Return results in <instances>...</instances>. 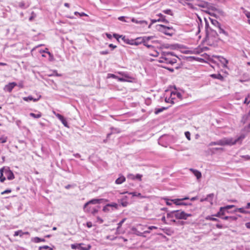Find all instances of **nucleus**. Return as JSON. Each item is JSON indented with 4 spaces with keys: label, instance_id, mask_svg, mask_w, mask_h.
Here are the masks:
<instances>
[{
    "label": "nucleus",
    "instance_id": "nucleus-20",
    "mask_svg": "<svg viewBox=\"0 0 250 250\" xmlns=\"http://www.w3.org/2000/svg\"><path fill=\"white\" fill-rule=\"evenodd\" d=\"M210 76L214 79H217L221 81L224 80V77L220 74H211Z\"/></svg>",
    "mask_w": 250,
    "mask_h": 250
},
{
    "label": "nucleus",
    "instance_id": "nucleus-27",
    "mask_svg": "<svg viewBox=\"0 0 250 250\" xmlns=\"http://www.w3.org/2000/svg\"><path fill=\"white\" fill-rule=\"evenodd\" d=\"M28 232H25V233H23L22 232V231L21 230H18V231H16L14 233V236H17L18 235H20V236H22L23 235V234H28Z\"/></svg>",
    "mask_w": 250,
    "mask_h": 250
},
{
    "label": "nucleus",
    "instance_id": "nucleus-58",
    "mask_svg": "<svg viewBox=\"0 0 250 250\" xmlns=\"http://www.w3.org/2000/svg\"><path fill=\"white\" fill-rule=\"evenodd\" d=\"M97 220L100 223H102L104 222V220L100 218L99 217H97Z\"/></svg>",
    "mask_w": 250,
    "mask_h": 250
},
{
    "label": "nucleus",
    "instance_id": "nucleus-24",
    "mask_svg": "<svg viewBox=\"0 0 250 250\" xmlns=\"http://www.w3.org/2000/svg\"><path fill=\"white\" fill-rule=\"evenodd\" d=\"M33 241L35 243H38L41 242H44L45 241V240L43 238H41L38 237H35L33 238Z\"/></svg>",
    "mask_w": 250,
    "mask_h": 250
},
{
    "label": "nucleus",
    "instance_id": "nucleus-47",
    "mask_svg": "<svg viewBox=\"0 0 250 250\" xmlns=\"http://www.w3.org/2000/svg\"><path fill=\"white\" fill-rule=\"evenodd\" d=\"M234 207V205H228L226 207H224V208H225V209H230Z\"/></svg>",
    "mask_w": 250,
    "mask_h": 250
},
{
    "label": "nucleus",
    "instance_id": "nucleus-23",
    "mask_svg": "<svg viewBox=\"0 0 250 250\" xmlns=\"http://www.w3.org/2000/svg\"><path fill=\"white\" fill-rule=\"evenodd\" d=\"M81 243H76L71 245V248L72 250H80Z\"/></svg>",
    "mask_w": 250,
    "mask_h": 250
},
{
    "label": "nucleus",
    "instance_id": "nucleus-46",
    "mask_svg": "<svg viewBox=\"0 0 250 250\" xmlns=\"http://www.w3.org/2000/svg\"><path fill=\"white\" fill-rule=\"evenodd\" d=\"M108 78H112L114 79H117L118 77L113 74H108Z\"/></svg>",
    "mask_w": 250,
    "mask_h": 250
},
{
    "label": "nucleus",
    "instance_id": "nucleus-54",
    "mask_svg": "<svg viewBox=\"0 0 250 250\" xmlns=\"http://www.w3.org/2000/svg\"><path fill=\"white\" fill-rule=\"evenodd\" d=\"M216 227L217 228L219 229H222L223 228L222 225L219 224H216Z\"/></svg>",
    "mask_w": 250,
    "mask_h": 250
},
{
    "label": "nucleus",
    "instance_id": "nucleus-10",
    "mask_svg": "<svg viewBox=\"0 0 250 250\" xmlns=\"http://www.w3.org/2000/svg\"><path fill=\"white\" fill-rule=\"evenodd\" d=\"M112 208L117 209L118 208V205L116 203H113L112 204H108L105 206L103 209L104 212H107L111 210L110 208L112 210Z\"/></svg>",
    "mask_w": 250,
    "mask_h": 250
},
{
    "label": "nucleus",
    "instance_id": "nucleus-64",
    "mask_svg": "<svg viewBox=\"0 0 250 250\" xmlns=\"http://www.w3.org/2000/svg\"><path fill=\"white\" fill-rule=\"evenodd\" d=\"M245 208H246V209H249V208H250V203H248L247 204V206H246Z\"/></svg>",
    "mask_w": 250,
    "mask_h": 250
},
{
    "label": "nucleus",
    "instance_id": "nucleus-42",
    "mask_svg": "<svg viewBox=\"0 0 250 250\" xmlns=\"http://www.w3.org/2000/svg\"><path fill=\"white\" fill-rule=\"evenodd\" d=\"M225 208L224 207H221L220 208L219 212L220 214L222 215H224L225 214Z\"/></svg>",
    "mask_w": 250,
    "mask_h": 250
},
{
    "label": "nucleus",
    "instance_id": "nucleus-56",
    "mask_svg": "<svg viewBox=\"0 0 250 250\" xmlns=\"http://www.w3.org/2000/svg\"><path fill=\"white\" fill-rule=\"evenodd\" d=\"M162 21H164V22H167V20L165 19V16H164V17H162L160 19Z\"/></svg>",
    "mask_w": 250,
    "mask_h": 250
},
{
    "label": "nucleus",
    "instance_id": "nucleus-45",
    "mask_svg": "<svg viewBox=\"0 0 250 250\" xmlns=\"http://www.w3.org/2000/svg\"><path fill=\"white\" fill-rule=\"evenodd\" d=\"M220 140L217 141V142H211L209 144L210 146H213V145H220Z\"/></svg>",
    "mask_w": 250,
    "mask_h": 250
},
{
    "label": "nucleus",
    "instance_id": "nucleus-25",
    "mask_svg": "<svg viewBox=\"0 0 250 250\" xmlns=\"http://www.w3.org/2000/svg\"><path fill=\"white\" fill-rule=\"evenodd\" d=\"M42 113L40 112H38V114H35L33 113H30V116L34 118H39L42 117Z\"/></svg>",
    "mask_w": 250,
    "mask_h": 250
},
{
    "label": "nucleus",
    "instance_id": "nucleus-26",
    "mask_svg": "<svg viewBox=\"0 0 250 250\" xmlns=\"http://www.w3.org/2000/svg\"><path fill=\"white\" fill-rule=\"evenodd\" d=\"M167 107H162L159 108H156L154 111L155 114H158L164 110L167 109Z\"/></svg>",
    "mask_w": 250,
    "mask_h": 250
},
{
    "label": "nucleus",
    "instance_id": "nucleus-9",
    "mask_svg": "<svg viewBox=\"0 0 250 250\" xmlns=\"http://www.w3.org/2000/svg\"><path fill=\"white\" fill-rule=\"evenodd\" d=\"M3 173L6 175L7 178L9 180H13L15 178V176L13 172L9 169V167L6 168L4 167Z\"/></svg>",
    "mask_w": 250,
    "mask_h": 250
},
{
    "label": "nucleus",
    "instance_id": "nucleus-34",
    "mask_svg": "<svg viewBox=\"0 0 250 250\" xmlns=\"http://www.w3.org/2000/svg\"><path fill=\"white\" fill-rule=\"evenodd\" d=\"M142 42H143L144 45L146 46L148 48H153V46L151 44H148L147 42L143 39H142Z\"/></svg>",
    "mask_w": 250,
    "mask_h": 250
},
{
    "label": "nucleus",
    "instance_id": "nucleus-38",
    "mask_svg": "<svg viewBox=\"0 0 250 250\" xmlns=\"http://www.w3.org/2000/svg\"><path fill=\"white\" fill-rule=\"evenodd\" d=\"M42 249H45V250L49 249V250H52V249L50 248L48 246H43L40 247H39V250H41Z\"/></svg>",
    "mask_w": 250,
    "mask_h": 250
},
{
    "label": "nucleus",
    "instance_id": "nucleus-30",
    "mask_svg": "<svg viewBox=\"0 0 250 250\" xmlns=\"http://www.w3.org/2000/svg\"><path fill=\"white\" fill-rule=\"evenodd\" d=\"M237 210H238V212H239L240 213H244V214H247V213H250V212L246 210L245 209V208H238L237 209Z\"/></svg>",
    "mask_w": 250,
    "mask_h": 250
},
{
    "label": "nucleus",
    "instance_id": "nucleus-40",
    "mask_svg": "<svg viewBox=\"0 0 250 250\" xmlns=\"http://www.w3.org/2000/svg\"><path fill=\"white\" fill-rule=\"evenodd\" d=\"M36 17V14L34 13V12H32L31 13V16H30V17L29 19V21H32Z\"/></svg>",
    "mask_w": 250,
    "mask_h": 250
},
{
    "label": "nucleus",
    "instance_id": "nucleus-21",
    "mask_svg": "<svg viewBox=\"0 0 250 250\" xmlns=\"http://www.w3.org/2000/svg\"><path fill=\"white\" fill-rule=\"evenodd\" d=\"M128 177H129L132 179H137L139 181H141L142 175L140 174H137L136 176H134L132 174H130L128 176Z\"/></svg>",
    "mask_w": 250,
    "mask_h": 250
},
{
    "label": "nucleus",
    "instance_id": "nucleus-37",
    "mask_svg": "<svg viewBox=\"0 0 250 250\" xmlns=\"http://www.w3.org/2000/svg\"><path fill=\"white\" fill-rule=\"evenodd\" d=\"M163 12L164 13H165L166 14H168V15H171V16L173 15L172 12L171 11V10L170 9H167V10H164Z\"/></svg>",
    "mask_w": 250,
    "mask_h": 250
},
{
    "label": "nucleus",
    "instance_id": "nucleus-44",
    "mask_svg": "<svg viewBox=\"0 0 250 250\" xmlns=\"http://www.w3.org/2000/svg\"><path fill=\"white\" fill-rule=\"evenodd\" d=\"M11 192V189H6L4 191H2L1 192V195H3V194H6V193H9Z\"/></svg>",
    "mask_w": 250,
    "mask_h": 250
},
{
    "label": "nucleus",
    "instance_id": "nucleus-12",
    "mask_svg": "<svg viewBox=\"0 0 250 250\" xmlns=\"http://www.w3.org/2000/svg\"><path fill=\"white\" fill-rule=\"evenodd\" d=\"M216 58L220 62L223 67H227V64L228 63V61L227 60L221 56H217Z\"/></svg>",
    "mask_w": 250,
    "mask_h": 250
},
{
    "label": "nucleus",
    "instance_id": "nucleus-13",
    "mask_svg": "<svg viewBox=\"0 0 250 250\" xmlns=\"http://www.w3.org/2000/svg\"><path fill=\"white\" fill-rule=\"evenodd\" d=\"M56 117L62 122V124L66 127H68L67 122L65 119L62 115L57 114Z\"/></svg>",
    "mask_w": 250,
    "mask_h": 250
},
{
    "label": "nucleus",
    "instance_id": "nucleus-61",
    "mask_svg": "<svg viewBox=\"0 0 250 250\" xmlns=\"http://www.w3.org/2000/svg\"><path fill=\"white\" fill-rule=\"evenodd\" d=\"M109 47L110 48H112L113 49H114V48H116L117 46L116 45H113V44H110L109 45Z\"/></svg>",
    "mask_w": 250,
    "mask_h": 250
},
{
    "label": "nucleus",
    "instance_id": "nucleus-17",
    "mask_svg": "<svg viewBox=\"0 0 250 250\" xmlns=\"http://www.w3.org/2000/svg\"><path fill=\"white\" fill-rule=\"evenodd\" d=\"M80 250H90L91 248V246L90 244H85L84 243H81Z\"/></svg>",
    "mask_w": 250,
    "mask_h": 250
},
{
    "label": "nucleus",
    "instance_id": "nucleus-16",
    "mask_svg": "<svg viewBox=\"0 0 250 250\" xmlns=\"http://www.w3.org/2000/svg\"><path fill=\"white\" fill-rule=\"evenodd\" d=\"M41 98V95H39L37 98H33L32 96H28L27 97H24L23 100L25 101H33L34 102L38 101Z\"/></svg>",
    "mask_w": 250,
    "mask_h": 250
},
{
    "label": "nucleus",
    "instance_id": "nucleus-32",
    "mask_svg": "<svg viewBox=\"0 0 250 250\" xmlns=\"http://www.w3.org/2000/svg\"><path fill=\"white\" fill-rule=\"evenodd\" d=\"M7 137L5 136H2L0 137V143H5L7 142Z\"/></svg>",
    "mask_w": 250,
    "mask_h": 250
},
{
    "label": "nucleus",
    "instance_id": "nucleus-1",
    "mask_svg": "<svg viewBox=\"0 0 250 250\" xmlns=\"http://www.w3.org/2000/svg\"><path fill=\"white\" fill-rule=\"evenodd\" d=\"M177 57L170 52H164L160 58L159 62L166 64H173L177 62Z\"/></svg>",
    "mask_w": 250,
    "mask_h": 250
},
{
    "label": "nucleus",
    "instance_id": "nucleus-62",
    "mask_svg": "<svg viewBox=\"0 0 250 250\" xmlns=\"http://www.w3.org/2000/svg\"><path fill=\"white\" fill-rule=\"evenodd\" d=\"M245 15H246V17H247L248 18H250V12H247L245 13Z\"/></svg>",
    "mask_w": 250,
    "mask_h": 250
},
{
    "label": "nucleus",
    "instance_id": "nucleus-59",
    "mask_svg": "<svg viewBox=\"0 0 250 250\" xmlns=\"http://www.w3.org/2000/svg\"><path fill=\"white\" fill-rule=\"evenodd\" d=\"M101 54L102 55H106L108 53V51H104L100 52Z\"/></svg>",
    "mask_w": 250,
    "mask_h": 250
},
{
    "label": "nucleus",
    "instance_id": "nucleus-22",
    "mask_svg": "<svg viewBox=\"0 0 250 250\" xmlns=\"http://www.w3.org/2000/svg\"><path fill=\"white\" fill-rule=\"evenodd\" d=\"M3 171L4 167H2L0 169V180L1 182H3L6 179L5 177L3 176Z\"/></svg>",
    "mask_w": 250,
    "mask_h": 250
},
{
    "label": "nucleus",
    "instance_id": "nucleus-49",
    "mask_svg": "<svg viewBox=\"0 0 250 250\" xmlns=\"http://www.w3.org/2000/svg\"><path fill=\"white\" fill-rule=\"evenodd\" d=\"M117 79H118V80L120 82H127V81H126L125 79L123 78H119L118 77Z\"/></svg>",
    "mask_w": 250,
    "mask_h": 250
},
{
    "label": "nucleus",
    "instance_id": "nucleus-19",
    "mask_svg": "<svg viewBox=\"0 0 250 250\" xmlns=\"http://www.w3.org/2000/svg\"><path fill=\"white\" fill-rule=\"evenodd\" d=\"M213 197H214V194L213 193H211V194H208L206 198L201 199H200V202H203L205 201H208V198H209V197H211V199L210 201V202L211 205H212V200H213Z\"/></svg>",
    "mask_w": 250,
    "mask_h": 250
},
{
    "label": "nucleus",
    "instance_id": "nucleus-15",
    "mask_svg": "<svg viewBox=\"0 0 250 250\" xmlns=\"http://www.w3.org/2000/svg\"><path fill=\"white\" fill-rule=\"evenodd\" d=\"M125 178L123 175H121L118 179L115 181V183L117 185H120L125 181Z\"/></svg>",
    "mask_w": 250,
    "mask_h": 250
},
{
    "label": "nucleus",
    "instance_id": "nucleus-29",
    "mask_svg": "<svg viewBox=\"0 0 250 250\" xmlns=\"http://www.w3.org/2000/svg\"><path fill=\"white\" fill-rule=\"evenodd\" d=\"M174 214H175V211L174 210V211H171L169 213H167V218H168V219H172L174 217Z\"/></svg>",
    "mask_w": 250,
    "mask_h": 250
},
{
    "label": "nucleus",
    "instance_id": "nucleus-7",
    "mask_svg": "<svg viewBox=\"0 0 250 250\" xmlns=\"http://www.w3.org/2000/svg\"><path fill=\"white\" fill-rule=\"evenodd\" d=\"M170 98L171 104H174L175 102V101L176 100V98H178L179 100H181L182 98V96L180 92L177 91H172L171 93Z\"/></svg>",
    "mask_w": 250,
    "mask_h": 250
},
{
    "label": "nucleus",
    "instance_id": "nucleus-57",
    "mask_svg": "<svg viewBox=\"0 0 250 250\" xmlns=\"http://www.w3.org/2000/svg\"><path fill=\"white\" fill-rule=\"evenodd\" d=\"M165 102L167 103H171V98L170 97L168 98H166Z\"/></svg>",
    "mask_w": 250,
    "mask_h": 250
},
{
    "label": "nucleus",
    "instance_id": "nucleus-39",
    "mask_svg": "<svg viewBox=\"0 0 250 250\" xmlns=\"http://www.w3.org/2000/svg\"><path fill=\"white\" fill-rule=\"evenodd\" d=\"M75 15H80V16L81 17H83V16H87V15L85 13H83V12H82V13H79L78 12H75L74 13Z\"/></svg>",
    "mask_w": 250,
    "mask_h": 250
},
{
    "label": "nucleus",
    "instance_id": "nucleus-31",
    "mask_svg": "<svg viewBox=\"0 0 250 250\" xmlns=\"http://www.w3.org/2000/svg\"><path fill=\"white\" fill-rule=\"evenodd\" d=\"M129 194L132 195L133 196H138L142 198H146L145 196H142L141 193H136V192H130L128 193Z\"/></svg>",
    "mask_w": 250,
    "mask_h": 250
},
{
    "label": "nucleus",
    "instance_id": "nucleus-11",
    "mask_svg": "<svg viewBox=\"0 0 250 250\" xmlns=\"http://www.w3.org/2000/svg\"><path fill=\"white\" fill-rule=\"evenodd\" d=\"M17 85V83L15 82L9 83L6 85L4 88V90L6 91L11 92L14 87Z\"/></svg>",
    "mask_w": 250,
    "mask_h": 250
},
{
    "label": "nucleus",
    "instance_id": "nucleus-52",
    "mask_svg": "<svg viewBox=\"0 0 250 250\" xmlns=\"http://www.w3.org/2000/svg\"><path fill=\"white\" fill-rule=\"evenodd\" d=\"M148 229L149 230H152L153 229H157L158 228L155 226H149V227H148Z\"/></svg>",
    "mask_w": 250,
    "mask_h": 250
},
{
    "label": "nucleus",
    "instance_id": "nucleus-48",
    "mask_svg": "<svg viewBox=\"0 0 250 250\" xmlns=\"http://www.w3.org/2000/svg\"><path fill=\"white\" fill-rule=\"evenodd\" d=\"M166 202V204L167 205V206H170L171 205V203L170 202H169V199H167V198H165L164 199Z\"/></svg>",
    "mask_w": 250,
    "mask_h": 250
},
{
    "label": "nucleus",
    "instance_id": "nucleus-36",
    "mask_svg": "<svg viewBox=\"0 0 250 250\" xmlns=\"http://www.w3.org/2000/svg\"><path fill=\"white\" fill-rule=\"evenodd\" d=\"M131 21L133 22H134V23H144V22H145L146 24L147 23V22L145 21H138L137 20L135 19L134 18H132L131 19Z\"/></svg>",
    "mask_w": 250,
    "mask_h": 250
},
{
    "label": "nucleus",
    "instance_id": "nucleus-35",
    "mask_svg": "<svg viewBox=\"0 0 250 250\" xmlns=\"http://www.w3.org/2000/svg\"><path fill=\"white\" fill-rule=\"evenodd\" d=\"M206 219L207 220L218 221V220L217 218L211 217L210 216H208L206 217Z\"/></svg>",
    "mask_w": 250,
    "mask_h": 250
},
{
    "label": "nucleus",
    "instance_id": "nucleus-60",
    "mask_svg": "<svg viewBox=\"0 0 250 250\" xmlns=\"http://www.w3.org/2000/svg\"><path fill=\"white\" fill-rule=\"evenodd\" d=\"M245 226L248 229H250V222L246 223Z\"/></svg>",
    "mask_w": 250,
    "mask_h": 250
},
{
    "label": "nucleus",
    "instance_id": "nucleus-63",
    "mask_svg": "<svg viewBox=\"0 0 250 250\" xmlns=\"http://www.w3.org/2000/svg\"><path fill=\"white\" fill-rule=\"evenodd\" d=\"M213 216L215 217H220L221 216V215L220 214L219 211H218L216 214L214 215Z\"/></svg>",
    "mask_w": 250,
    "mask_h": 250
},
{
    "label": "nucleus",
    "instance_id": "nucleus-55",
    "mask_svg": "<svg viewBox=\"0 0 250 250\" xmlns=\"http://www.w3.org/2000/svg\"><path fill=\"white\" fill-rule=\"evenodd\" d=\"M118 20L121 21H125V17H123V16H121V17H119L118 18Z\"/></svg>",
    "mask_w": 250,
    "mask_h": 250
},
{
    "label": "nucleus",
    "instance_id": "nucleus-51",
    "mask_svg": "<svg viewBox=\"0 0 250 250\" xmlns=\"http://www.w3.org/2000/svg\"><path fill=\"white\" fill-rule=\"evenodd\" d=\"M222 218H223V219H224V220H228L229 219H233L234 218V217H231V216H225Z\"/></svg>",
    "mask_w": 250,
    "mask_h": 250
},
{
    "label": "nucleus",
    "instance_id": "nucleus-4",
    "mask_svg": "<svg viewBox=\"0 0 250 250\" xmlns=\"http://www.w3.org/2000/svg\"><path fill=\"white\" fill-rule=\"evenodd\" d=\"M244 138V135H241L237 139L234 140L232 138H224L222 140H220V146H232L236 144L239 140H242Z\"/></svg>",
    "mask_w": 250,
    "mask_h": 250
},
{
    "label": "nucleus",
    "instance_id": "nucleus-6",
    "mask_svg": "<svg viewBox=\"0 0 250 250\" xmlns=\"http://www.w3.org/2000/svg\"><path fill=\"white\" fill-rule=\"evenodd\" d=\"M144 226L141 224H138L137 225L136 227H132L131 229L133 233L138 236H143V232L142 231H144Z\"/></svg>",
    "mask_w": 250,
    "mask_h": 250
},
{
    "label": "nucleus",
    "instance_id": "nucleus-53",
    "mask_svg": "<svg viewBox=\"0 0 250 250\" xmlns=\"http://www.w3.org/2000/svg\"><path fill=\"white\" fill-rule=\"evenodd\" d=\"M86 225L88 228H91L92 226V224L91 222H87Z\"/></svg>",
    "mask_w": 250,
    "mask_h": 250
},
{
    "label": "nucleus",
    "instance_id": "nucleus-28",
    "mask_svg": "<svg viewBox=\"0 0 250 250\" xmlns=\"http://www.w3.org/2000/svg\"><path fill=\"white\" fill-rule=\"evenodd\" d=\"M244 104L248 105L250 104V94H249L245 98Z\"/></svg>",
    "mask_w": 250,
    "mask_h": 250
},
{
    "label": "nucleus",
    "instance_id": "nucleus-41",
    "mask_svg": "<svg viewBox=\"0 0 250 250\" xmlns=\"http://www.w3.org/2000/svg\"><path fill=\"white\" fill-rule=\"evenodd\" d=\"M121 205L123 207H126L128 205V202L126 201H124V199L121 200Z\"/></svg>",
    "mask_w": 250,
    "mask_h": 250
},
{
    "label": "nucleus",
    "instance_id": "nucleus-18",
    "mask_svg": "<svg viewBox=\"0 0 250 250\" xmlns=\"http://www.w3.org/2000/svg\"><path fill=\"white\" fill-rule=\"evenodd\" d=\"M190 170L192 172V173L198 179H200L201 177L202 174L199 171L196 169H194L193 168H190Z\"/></svg>",
    "mask_w": 250,
    "mask_h": 250
},
{
    "label": "nucleus",
    "instance_id": "nucleus-8",
    "mask_svg": "<svg viewBox=\"0 0 250 250\" xmlns=\"http://www.w3.org/2000/svg\"><path fill=\"white\" fill-rule=\"evenodd\" d=\"M126 218L123 219L118 224V227L116 229V233L118 234H122L125 233V229H123L122 226L123 224L125 222L126 220Z\"/></svg>",
    "mask_w": 250,
    "mask_h": 250
},
{
    "label": "nucleus",
    "instance_id": "nucleus-43",
    "mask_svg": "<svg viewBox=\"0 0 250 250\" xmlns=\"http://www.w3.org/2000/svg\"><path fill=\"white\" fill-rule=\"evenodd\" d=\"M185 136H186V138L188 140H190V134L189 132L187 131L185 132Z\"/></svg>",
    "mask_w": 250,
    "mask_h": 250
},
{
    "label": "nucleus",
    "instance_id": "nucleus-5",
    "mask_svg": "<svg viewBox=\"0 0 250 250\" xmlns=\"http://www.w3.org/2000/svg\"><path fill=\"white\" fill-rule=\"evenodd\" d=\"M175 214H174V217L177 219H184L186 220L188 217L191 216V214H188L186 213L184 211L181 210H174Z\"/></svg>",
    "mask_w": 250,
    "mask_h": 250
},
{
    "label": "nucleus",
    "instance_id": "nucleus-14",
    "mask_svg": "<svg viewBox=\"0 0 250 250\" xmlns=\"http://www.w3.org/2000/svg\"><path fill=\"white\" fill-rule=\"evenodd\" d=\"M188 199V197H185L183 199H175L171 200L174 204L176 205H183V203H181L180 201L182 200H186Z\"/></svg>",
    "mask_w": 250,
    "mask_h": 250
},
{
    "label": "nucleus",
    "instance_id": "nucleus-33",
    "mask_svg": "<svg viewBox=\"0 0 250 250\" xmlns=\"http://www.w3.org/2000/svg\"><path fill=\"white\" fill-rule=\"evenodd\" d=\"M219 33L220 34H224L227 36H228V33L226 31H225L223 29L221 28V27L220 26L219 27Z\"/></svg>",
    "mask_w": 250,
    "mask_h": 250
},
{
    "label": "nucleus",
    "instance_id": "nucleus-3",
    "mask_svg": "<svg viewBox=\"0 0 250 250\" xmlns=\"http://www.w3.org/2000/svg\"><path fill=\"white\" fill-rule=\"evenodd\" d=\"M101 200H102V199H94L87 202L84 206V209L85 211L91 213L93 214H96L98 212V208H92L91 207L89 206V205L91 204H99L100 203Z\"/></svg>",
    "mask_w": 250,
    "mask_h": 250
},
{
    "label": "nucleus",
    "instance_id": "nucleus-50",
    "mask_svg": "<svg viewBox=\"0 0 250 250\" xmlns=\"http://www.w3.org/2000/svg\"><path fill=\"white\" fill-rule=\"evenodd\" d=\"M150 55L156 57L158 56L159 53L157 51H155L153 53H150Z\"/></svg>",
    "mask_w": 250,
    "mask_h": 250
},
{
    "label": "nucleus",
    "instance_id": "nucleus-2",
    "mask_svg": "<svg viewBox=\"0 0 250 250\" xmlns=\"http://www.w3.org/2000/svg\"><path fill=\"white\" fill-rule=\"evenodd\" d=\"M218 40L219 37L217 33L213 30L207 36L206 42L208 45L215 46L217 45Z\"/></svg>",
    "mask_w": 250,
    "mask_h": 250
}]
</instances>
